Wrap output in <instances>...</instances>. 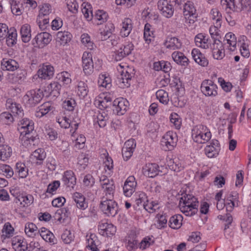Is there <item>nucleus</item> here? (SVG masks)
Listing matches in <instances>:
<instances>
[{"mask_svg": "<svg viewBox=\"0 0 251 251\" xmlns=\"http://www.w3.org/2000/svg\"><path fill=\"white\" fill-rule=\"evenodd\" d=\"M198 206V199L192 195L186 194L179 201L180 209L186 216H191L197 213Z\"/></svg>", "mask_w": 251, "mask_h": 251, "instance_id": "f257e3e1", "label": "nucleus"}, {"mask_svg": "<svg viewBox=\"0 0 251 251\" xmlns=\"http://www.w3.org/2000/svg\"><path fill=\"white\" fill-rule=\"evenodd\" d=\"M21 126L18 128L20 133V139L24 146L30 144V141L33 142L34 137L30 136V133L34 130V123L27 119H23L20 121Z\"/></svg>", "mask_w": 251, "mask_h": 251, "instance_id": "f03ea898", "label": "nucleus"}, {"mask_svg": "<svg viewBox=\"0 0 251 251\" xmlns=\"http://www.w3.org/2000/svg\"><path fill=\"white\" fill-rule=\"evenodd\" d=\"M113 199L106 197L101 198L100 208L104 214L109 217H114L118 210V204Z\"/></svg>", "mask_w": 251, "mask_h": 251, "instance_id": "7ed1b4c3", "label": "nucleus"}, {"mask_svg": "<svg viewBox=\"0 0 251 251\" xmlns=\"http://www.w3.org/2000/svg\"><path fill=\"white\" fill-rule=\"evenodd\" d=\"M192 136L195 142L204 144L210 139L211 133L206 126L200 125L195 126L193 128Z\"/></svg>", "mask_w": 251, "mask_h": 251, "instance_id": "20e7f679", "label": "nucleus"}, {"mask_svg": "<svg viewBox=\"0 0 251 251\" xmlns=\"http://www.w3.org/2000/svg\"><path fill=\"white\" fill-rule=\"evenodd\" d=\"M221 4L223 8L229 13L231 10L238 12L247 9L250 6L251 2L250 0H240V7L235 5L234 0H221Z\"/></svg>", "mask_w": 251, "mask_h": 251, "instance_id": "39448f33", "label": "nucleus"}, {"mask_svg": "<svg viewBox=\"0 0 251 251\" xmlns=\"http://www.w3.org/2000/svg\"><path fill=\"white\" fill-rule=\"evenodd\" d=\"M124 66L121 64L117 67V70L120 75L117 77V83L121 88L128 87L132 77L131 75L126 70L123 69Z\"/></svg>", "mask_w": 251, "mask_h": 251, "instance_id": "423d86ee", "label": "nucleus"}, {"mask_svg": "<svg viewBox=\"0 0 251 251\" xmlns=\"http://www.w3.org/2000/svg\"><path fill=\"white\" fill-rule=\"evenodd\" d=\"M217 86L211 80H203L201 86L202 93L206 97H215L217 95Z\"/></svg>", "mask_w": 251, "mask_h": 251, "instance_id": "0eeeda50", "label": "nucleus"}, {"mask_svg": "<svg viewBox=\"0 0 251 251\" xmlns=\"http://www.w3.org/2000/svg\"><path fill=\"white\" fill-rule=\"evenodd\" d=\"M183 7V14L186 19H189V23H194L197 17V10L194 3L189 0L185 1L182 5Z\"/></svg>", "mask_w": 251, "mask_h": 251, "instance_id": "6e6552de", "label": "nucleus"}, {"mask_svg": "<svg viewBox=\"0 0 251 251\" xmlns=\"http://www.w3.org/2000/svg\"><path fill=\"white\" fill-rule=\"evenodd\" d=\"M43 97V91L40 89L28 91L25 96V98L27 99L28 104L32 107L39 103Z\"/></svg>", "mask_w": 251, "mask_h": 251, "instance_id": "1a4fd4ad", "label": "nucleus"}, {"mask_svg": "<svg viewBox=\"0 0 251 251\" xmlns=\"http://www.w3.org/2000/svg\"><path fill=\"white\" fill-rule=\"evenodd\" d=\"M82 67L84 73L86 75H90L93 72L94 63L92 54L85 51L82 57Z\"/></svg>", "mask_w": 251, "mask_h": 251, "instance_id": "9d476101", "label": "nucleus"}, {"mask_svg": "<svg viewBox=\"0 0 251 251\" xmlns=\"http://www.w3.org/2000/svg\"><path fill=\"white\" fill-rule=\"evenodd\" d=\"M14 198V202L20 208L27 207L33 202V197L32 195H24L23 194H17L13 195Z\"/></svg>", "mask_w": 251, "mask_h": 251, "instance_id": "9b49d317", "label": "nucleus"}, {"mask_svg": "<svg viewBox=\"0 0 251 251\" xmlns=\"http://www.w3.org/2000/svg\"><path fill=\"white\" fill-rule=\"evenodd\" d=\"M128 106V101L123 98L117 99L113 102V110L119 115H123L126 111Z\"/></svg>", "mask_w": 251, "mask_h": 251, "instance_id": "f8f14e48", "label": "nucleus"}, {"mask_svg": "<svg viewBox=\"0 0 251 251\" xmlns=\"http://www.w3.org/2000/svg\"><path fill=\"white\" fill-rule=\"evenodd\" d=\"M213 57L217 60L222 59L225 56V51L222 43L219 39H215L211 46Z\"/></svg>", "mask_w": 251, "mask_h": 251, "instance_id": "ddd939ff", "label": "nucleus"}, {"mask_svg": "<svg viewBox=\"0 0 251 251\" xmlns=\"http://www.w3.org/2000/svg\"><path fill=\"white\" fill-rule=\"evenodd\" d=\"M133 45L130 43L126 45H123L120 49L115 52V59L116 61H120L126 56L130 54L133 50Z\"/></svg>", "mask_w": 251, "mask_h": 251, "instance_id": "4468645a", "label": "nucleus"}, {"mask_svg": "<svg viewBox=\"0 0 251 251\" xmlns=\"http://www.w3.org/2000/svg\"><path fill=\"white\" fill-rule=\"evenodd\" d=\"M158 9L165 17H171L174 13L173 5L169 4L167 0H159L157 3Z\"/></svg>", "mask_w": 251, "mask_h": 251, "instance_id": "2eb2a0df", "label": "nucleus"}, {"mask_svg": "<svg viewBox=\"0 0 251 251\" xmlns=\"http://www.w3.org/2000/svg\"><path fill=\"white\" fill-rule=\"evenodd\" d=\"M39 48H43L49 44L51 40V35L48 32L38 33L34 39Z\"/></svg>", "mask_w": 251, "mask_h": 251, "instance_id": "dca6fc26", "label": "nucleus"}, {"mask_svg": "<svg viewBox=\"0 0 251 251\" xmlns=\"http://www.w3.org/2000/svg\"><path fill=\"white\" fill-rule=\"evenodd\" d=\"M164 45L167 49L171 50L179 49L182 46V43L178 38L169 36L166 38Z\"/></svg>", "mask_w": 251, "mask_h": 251, "instance_id": "f3484780", "label": "nucleus"}, {"mask_svg": "<svg viewBox=\"0 0 251 251\" xmlns=\"http://www.w3.org/2000/svg\"><path fill=\"white\" fill-rule=\"evenodd\" d=\"M64 184L68 187L73 188L76 184V178L72 171H67L64 172L62 178Z\"/></svg>", "mask_w": 251, "mask_h": 251, "instance_id": "a211bd4d", "label": "nucleus"}, {"mask_svg": "<svg viewBox=\"0 0 251 251\" xmlns=\"http://www.w3.org/2000/svg\"><path fill=\"white\" fill-rule=\"evenodd\" d=\"M1 69L14 71L19 67V63L14 59L4 58L1 62Z\"/></svg>", "mask_w": 251, "mask_h": 251, "instance_id": "6ab92c4d", "label": "nucleus"}, {"mask_svg": "<svg viewBox=\"0 0 251 251\" xmlns=\"http://www.w3.org/2000/svg\"><path fill=\"white\" fill-rule=\"evenodd\" d=\"M192 56L195 62L199 65L203 67L207 66L208 60L198 49H194L192 50Z\"/></svg>", "mask_w": 251, "mask_h": 251, "instance_id": "aec40b11", "label": "nucleus"}, {"mask_svg": "<svg viewBox=\"0 0 251 251\" xmlns=\"http://www.w3.org/2000/svg\"><path fill=\"white\" fill-rule=\"evenodd\" d=\"M37 74L40 78L49 79L54 74V68L50 65L43 66L38 71Z\"/></svg>", "mask_w": 251, "mask_h": 251, "instance_id": "412c9836", "label": "nucleus"}, {"mask_svg": "<svg viewBox=\"0 0 251 251\" xmlns=\"http://www.w3.org/2000/svg\"><path fill=\"white\" fill-rule=\"evenodd\" d=\"M73 199L77 208L85 210L88 207V203L86 201L85 197L80 193L75 192L73 195Z\"/></svg>", "mask_w": 251, "mask_h": 251, "instance_id": "4be33fe9", "label": "nucleus"}, {"mask_svg": "<svg viewBox=\"0 0 251 251\" xmlns=\"http://www.w3.org/2000/svg\"><path fill=\"white\" fill-rule=\"evenodd\" d=\"M158 166L155 163L147 164L144 168L145 175L150 177H153L158 174Z\"/></svg>", "mask_w": 251, "mask_h": 251, "instance_id": "5701e85b", "label": "nucleus"}, {"mask_svg": "<svg viewBox=\"0 0 251 251\" xmlns=\"http://www.w3.org/2000/svg\"><path fill=\"white\" fill-rule=\"evenodd\" d=\"M172 56L177 64L184 66L188 65L189 60L182 52L175 51L172 53Z\"/></svg>", "mask_w": 251, "mask_h": 251, "instance_id": "b1692460", "label": "nucleus"}, {"mask_svg": "<svg viewBox=\"0 0 251 251\" xmlns=\"http://www.w3.org/2000/svg\"><path fill=\"white\" fill-rule=\"evenodd\" d=\"M127 241V249L131 251L137 248L138 241L134 231H131L126 239Z\"/></svg>", "mask_w": 251, "mask_h": 251, "instance_id": "393cba45", "label": "nucleus"}, {"mask_svg": "<svg viewBox=\"0 0 251 251\" xmlns=\"http://www.w3.org/2000/svg\"><path fill=\"white\" fill-rule=\"evenodd\" d=\"M122 28L121 30V34L123 37L128 36L131 31L132 25L131 20L129 18H126L122 23Z\"/></svg>", "mask_w": 251, "mask_h": 251, "instance_id": "a878e982", "label": "nucleus"}, {"mask_svg": "<svg viewBox=\"0 0 251 251\" xmlns=\"http://www.w3.org/2000/svg\"><path fill=\"white\" fill-rule=\"evenodd\" d=\"M17 33L14 28H10L6 37V43L8 47H13L17 43Z\"/></svg>", "mask_w": 251, "mask_h": 251, "instance_id": "bb28decb", "label": "nucleus"}, {"mask_svg": "<svg viewBox=\"0 0 251 251\" xmlns=\"http://www.w3.org/2000/svg\"><path fill=\"white\" fill-rule=\"evenodd\" d=\"M47 88L51 96L57 97L60 94L61 85L58 82L53 81L50 83Z\"/></svg>", "mask_w": 251, "mask_h": 251, "instance_id": "cd10ccee", "label": "nucleus"}, {"mask_svg": "<svg viewBox=\"0 0 251 251\" xmlns=\"http://www.w3.org/2000/svg\"><path fill=\"white\" fill-rule=\"evenodd\" d=\"M72 34L68 31H59L56 34V40L61 45H65L71 40Z\"/></svg>", "mask_w": 251, "mask_h": 251, "instance_id": "c85d7f7f", "label": "nucleus"}, {"mask_svg": "<svg viewBox=\"0 0 251 251\" xmlns=\"http://www.w3.org/2000/svg\"><path fill=\"white\" fill-rule=\"evenodd\" d=\"M20 32L22 41L25 43L28 42L31 39L30 25L27 24L23 25L21 27Z\"/></svg>", "mask_w": 251, "mask_h": 251, "instance_id": "c756f323", "label": "nucleus"}, {"mask_svg": "<svg viewBox=\"0 0 251 251\" xmlns=\"http://www.w3.org/2000/svg\"><path fill=\"white\" fill-rule=\"evenodd\" d=\"M69 214L68 209L66 208L58 209L55 213L53 217L55 220L59 223H63L66 218L68 217Z\"/></svg>", "mask_w": 251, "mask_h": 251, "instance_id": "7c9ffc66", "label": "nucleus"}, {"mask_svg": "<svg viewBox=\"0 0 251 251\" xmlns=\"http://www.w3.org/2000/svg\"><path fill=\"white\" fill-rule=\"evenodd\" d=\"M11 153V147L6 145H0V160H7L10 157Z\"/></svg>", "mask_w": 251, "mask_h": 251, "instance_id": "2f4dec72", "label": "nucleus"}, {"mask_svg": "<svg viewBox=\"0 0 251 251\" xmlns=\"http://www.w3.org/2000/svg\"><path fill=\"white\" fill-rule=\"evenodd\" d=\"M182 216L179 214L172 216L169 220V226L173 229H178L182 225Z\"/></svg>", "mask_w": 251, "mask_h": 251, "instance_id": "473e14b6", "label": "nucleus"}, {"mask_svg": "<svg viewBox=\"0 0 251 251\" xmlns=\"http://www.w3.org/2000/svg\"><path fill=\"white\" fill-rule=\"evenodd\" d=\"M171 67L170 64L168 62H156L153 64V69L157 71H163L165 73H168L171 70Z\"/></svg>", "mask_w": 251, "mask_h": 251, "instance_id": "72a5a7b5", "label": "nucleus"}, {"mask_svg": "<svg viewBox=\"0 0 251 251\" xmlns=\"http://www.w3.org/2000/svg\"><path fill=\"white\" fill-rule=\"evenodd\" d=\"M50 104L47 102L39 106L36 111L35 115L37 117H41L47 114L50 110Z\"/></svg>", "mask_w": 251, "mask_h": 251, "instance_id": "f704fd0d", "label": "nucleus"}, {"mask_svg": "<svg viewBox=\"0 0 251 251\" xmlns=\"http://www.w3.org/2000/svg\"><path fill=\"white\" fill-rule=\"evenodd\" d=\"M220 148L213 145L207 146L204 149L205 155L209 158L216 157L219 154Z\"/></svg>", "mask_w": 251, "mask_h": 251, "instance_id": "c9c22d12", "label": "nucleus"}, {"mask_svg": "<svg viewBox=\"0 0 251 251\" xmlns=\"http://www.w3.org/2000/svg\"><path fill=\"white\" fill-rule=\"evenodd\" d=\"M211 18L216 20L215 26L219 28L221 26L222 14L217 8H213L210 12Z\"/></svg>", "mask_w": 251, "mask_h": 251, "instance_id": "e433bc0d", "label": "nucleus"}, {"mask_svg": "<svg viewBox=\"0 0 251 251\" xmlns=\"http://www.w3.org/2000/svg\"><path fill=\"white\" fill-rule=\"evenodd\" d=\"M15 172L18 174L20 177L25 178L28 175V169L24 163L18 162L16 165Z\"/></svg>", "mask_w": 251, "mask_h": 251, "instance_id": "4c0bfd02", "label": "nucleus"}, {"mask_svg": "<svg viewBox=\"0 0 251 251\" xmlns=\"http://www.w3.org/2000/svg\"><path fill=\"white\" fill-rule=\"evenodd\" d=\"M81 6V11L84 17L87 21H91L93 17L92 10H91V5L88 3H83Z\"/></svg>", "mask_w": 251, "mask_h": 251, "instance_id": "58836bf2", "label": "nucleus"}, {"mask_svg": "<svg viewBox=\"0 0 251 251\" xmlns=\"http://www.w3.org/2000/svg\"><path fill=\"white\" fill-rule=\"evenodd\" d=\"M95 19L98 21L97 25H101L107 21L108 16L103 10H99L96 11L95 16Z\"/></svg>", "mask_w": 251, "mask_h": 251, "instance_id": "ea45409f", "label": "nucleus"}, {"mask_svg": "<svg viewBox=\"0 0 251 251\" xmlns=\"http://www.w3.org/2000/svg\"><path fill=\"white\" fill-rule=\"evenodd\" d=\"M105 193V195L103 197H109L110 198H114V192L115 190V186L114 182L108 183V184L101 187Z\"/></svg>", "mask_w": 251, "mask_h": 251, "instance_id": "a19ab883", "label": "nucleus"}, {"mask_svg": "<svg viewBox=\"0 0 251 251\" xmlns=\"http://www.w3.org/2000/svg\"><path fill=\"white\" fill-rule=\"evenodd\" d=\"M32 156L37 160L39 161V162H37L36 164L40 165L41 164L42 161L45 158L46 153L43 149H38L33 152Z\"/></svg>", "mask_w": 251, "mask_h": 251, "instance_id": "79ce46f5", "label": "nucleus"}, {"mask_svg": "<svg viewBox=\"0 0 251 251\" xmlns=\"http://www.w3.org/2000/svg\"><path fill=\"white\" fill-rule=\"evenodd\" d=\"M88 89L87 84L83 81H80L77 84V94L81 98H84L87 95Z\"/></svg>", "mask_w": 251, "mask_h": 251, "instance_id": "37998d69", "label": "nucleus"}, {"mask_svg": "<svg viewBox=\"0 0 251 251\" xmlns=\"http://www.w3.org/2000/svg\"><path fill=\"white\" fill-rule=\"evenodd\" d=\"M156 96L159 101L163 104L168 103L169 99L168 93L164 90L160 89L156 92Z\"/></svg>", "mask_w": 251, "mask_h": 251, "instance_id": "c03bdc74", "label": "nucleus"}, {"mask_svg": "<svg viewBox=\"0 0 251 251\" xmlns=\"http://www.w3.org/2000/svg\"><path fill=\"white\" fill-rule=\"evenodd\" d=\"M51 12V9L50 5L48 3H45L40 8L38 17H39L40 19H42L45 17H48Z\"/></svg>", "mask_w": 251, "mask_h": 251, "instance_id": "a18cd8bd", "label": "nucleus"}, {"mask_svg": "<svg viewBox=\"0 0 251 251\" xmlns=\"http://www.w3.org/2000/svg\"><path fill=\"white\" fill-rule=\"evenodd\" d=\"M0 121L2 124L10 125L13 123L14 118L9 112H5L0 115Z\"/></svg>", "mask_w": 251, "mask_h": 251, "instance_id": "49530a36", "label": "nucleus"}, {"mask_svg": "<svg viewBox=\"0 0 251 251\" xmlns=\"http://www.w3.org/2000/svg\"><path fill=\"white\" fill-rule=\"evenodd\" d=\"M75 238L74 234H73L70 230L66 229L61 235V239L65 244H70L74 240Z\"/></svg>", "mask_w": 251, "mask_h": 251, "instance_id": "de8ad7c7", "label": "nucleus"}, {"mask_svg": "<svg viewBox=\"0 0 251 251\" xmlns=\"http://www.w3.org/2000/svg\"><path fill=\"white\" fill-rule=\"evenodd\" d=\"M97 122L100 127H104L106 125V121L108 119L107 114L104 111L99 113L97 116Z\"/></svg>", "mask_w": 251, "mask_h": 251, "instance_id": "09e8293b", "label": "nucleus"}, {"mask_svg": "<svg viewBox=\"0 0 251 251\" xmlns=\"http://www.w3.org/2000/svg\"><path fill=\"white\" fill-rule=\"evenodd\" d=\"M11 11L13 14L16 15H21L22 14L23 9L22 8V4L20 1L10 2Z\"/></svg>", "mask_w": 251, "mask_h": 251, "instance_id": "8fccbe9b", "label": "nucleus"}, {"mask_svg": "<svg viewBox=\"0 0 251 251\" xmlns=\"http://www.w3.org/2000/svg\"><path fill=\"white\" fill-rule=\"evenodd\" d=\"M37 227L33 223H27L25 226V231L26 234L29 237H33L34 235V232L36 231Z\"/></svg>", "mask_w": 251, "mask_h": 251, "instance_id": "3c124183", "label": "nucleus"}, {"mask_svg": "<svg viewBox=\"0 0 251 251\" xmlns=\"http://www.w3.org/2000/svg\"><path fill=\"white\" fill-rule=\"evenodd\" d=\"M68 10L73 13H76L78 11V5L76 0H66Z\"/></svg>", "mask_w": 251, "mask_h": 251, "instance_id": "603ef678", "label": "nucleus"}, {"mask_svg": "<svg viewBox=\"0 0 251 251\" xmlns=\"http://www.w3.org/2000/svg\"><path fill=\"white\" fill-rule=\"evenodd\" d=\"M81 42L88 49L93 50L94 49L95 45L91 41L90 37L87 34H83L81 35Z\"/></svg>", "mask_w": 251, "mask_h": 251, "instance_id": "864d4df0", "label": "nucleus"}, {"mask_svg": "<svg viewBox=\"0 0 251 251\" xmlns=\"http://www.w3.org/2000/svg\"><path fill=\"white\" fill-rule=\"evenodd\" d=\"M110 82V78L106 77L105 75H100L98 80V83L99 85L105 88H109L111 86Z\"/></svg>", "mask_w": 251, "mask_h": 251, "instance_id": "5fc2aeb1", "label": "nucleus"}, {"mask_svg": "<svg viewBox=\"0 0 251 251\" xmlns=\"http://www.w3.org/2000/svg\"><path fill=\"white\" fill-rule=\"evenodd\" d=\"M57 78L66 84H69L71 82L70 75L67 72H62L61 73L58 74L57 75Z\"/></svg>", "mask_w": 251, "mask_h": 251, "instance_id": "6e6d98bb", "label": "nucleus"}, {"mask_svg": "<svg viewBox=\"0 0 251 251\" xmlns=\"http://www.w3.org/2000/svg\"><path fill=\"white\" fill-rule=\"evenodd\" d=\"M225 38L227 41V43L229 44V46L235 48L237 42L235 35L231 32H229L226 35Z\"/></svg>", "mask_w": 251, "mask_h": 251, "instance_id": "4d7b16f0", "label": "nucleus"}, {"mask_svg": "<svg viewBox=\"0 0 251 251\" xmlns=\"http://www.w3.org/2000/svg\"><path fill=\"white\" fill-rule=\"evenodd\" d=\"M13 249L16 251H25L27 249V245L26 242L21 240L19 241L17 243L12 244Z\"/></svg>", "mask_w": 251, "mask_h": 251, "instance_id": "13d9d810", "label": "nucleus"}, {"mask_svg": "<svg viewBox=\"0 0 251 251\" xmlns=\"http://www.w3.org/2000/svg\"><path fill=\"white\" fill-rule=\"evenodd\" d=\"M9 29L5 24H0V40L5 39L9 33Z\"/></svg>", "mask_w": 251, "mask_h": 251, "instance_id": "bf43d9fd", "label": "nucleus"}, {"mask_svg": "<svg viewBox=\"0 0 251 251\" xmlns=\"http://www.w3.org/2000/svg\"><path fill=\"white\" fill-rule=\"evenodd\" d=\"M0 171L4 173L5 176L8 178L12 177L14 174L12 169L9 165H1Z\"/></svg>", "mask_w": 251, "mask_h": 251, "instance_id": "052dcab7", "label": "nucleus"}, {"mask_svg": "<svg viewBox=\"0 0 251 251\" xmlns=\"http://www.w3.org/2000/svg\"><path fill=\"white\" fill-rule=\"evenodd\" d=\"M104 152L102 155H103V157H104L105 160L104 163L105 164V166L107 167V168L110 170L113 167V160L112 158L109 156L108 153L106 151H103Z\"/></svg>", "mask_w": 251, "mask_h": 251, "instance_id": "680f3d73", "label": "nucleus"}, {"mask_svg": "<svg viewBox=\"0 0 251 251\" xmlns=\"http://www.w3.org/2000/svg\"><path fill=\"white\" fill-rule=\"evenodd\" d=\"M14 231V228L11 226L9 223H6L5 224L2 230V233H5V236L8 237H10L12 236Z\"/></svg>", "mask_w": 251, "mask_h": 251, "instance_id": "e2e57ef3", "label": "nucleus"}, {"mask_svg": "<svg viewBox=\"0 0 251 251\" xmlns=\"http://www.w3.org/2000/svg\"><path fill=\"white\" fill-rule=\"evenodd\" d=\"M218 218L221 220L225 221L226 223L225 224L224 230L226 231L227 228H229V225L232 223V217L231 215L229 213H227L226 216L220 215L218 216Z\"/></svg>", "mask_w": 251, "mask_h": 251, "instance_id": "0e129e2a", "label": "nucleus"}, {"mask_svg": "<svg viewBox=\"0 0 251 251\" xmlns=\"http://www.w3.org/2000/svg\"><path fill=\"white\" fill-rule=\"evenodd\" d=\"M154 243V241L150 237H146L140 243V248L145 250L149 248L151 245Z\"/></svg>", "mask_w": 251, "mask_h": 251, "instance_id": "69168bd1", "label": "nucleus"}, {"mask_svg": "<svg viewBox=\"0 0 251 251\" xmlns=\"http://www.w3.org/2000/svg\"><path fill=\"white\" fill-rule=\"evenodd\" d=\"M40 236L47 242L52 243L54 242V236L50 231H45L40 233Z\"/></svg>", "mask_w": 251, "mask_h": 251, "instance_id": "338daca9", "label": "nucleus"}, {"mask_svg": "<svg viewBox=\"0 0 251 251\" xmlns=\"http://www.w3.org/2000/svg\"><path fill=\"white\" fill-rule=\"evenodd\" d=\"M75 102L74 100L71 99L70 100H65L63 102V107L67 110L72 111L74 110Z\"/></svg>", "mask_w": 251, "mask_h": 251, "instance_id": "774afa93", "label": "nucleus"}]
</instances>
